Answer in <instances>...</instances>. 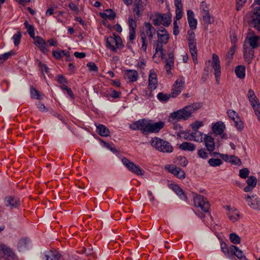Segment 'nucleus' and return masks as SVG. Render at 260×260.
Returning a JSON list of instances; mask_svg holds the SVG:
<instances>
[{
  "label": "nucleus",
  "mask_w": 260,
  "mask_h": 260,
  "mask_svg": "<svg viewBox=\"0 0 260 260\" xmlns=\"http://www.w3.org/2000/svg\"><path fill=\"white\" fill-rule=\"evenodd\" d=\"M227 114L229 117L233 121L236 120V119H237V118H239L238 114L234 110H229L227 111Z\"/></svg>",
  "instance_id": "obj_54"
},
{
  "label": "nucleus",
  "mask_w": 260,
  "mask_h": 260,
  "mask_svg": "<svg viewBox=\"0 0 260 260\" xmlns=\"http://www.w3.org/2000/svg\"><path fill=\"white\" fill-rule=\"evenodd\" d=\"M124 165L132 172L138 175H143L142 169L138 166H137L133 162L129 160L126 157H123L121 159Z\"/></svg>",
  "instance_id": "obj_9"
},
{
  "label": "nucleus",
  "mask_w": 260,
  "mask_h": 260,
  "mask_svg": "<svg viewBox=\"0 0 260 260\" xmlns=\"http://www.w3.org/2000/svg\"><path fill=\"white\" fill-rule=\"evenodd\" d=\"M87 66L89 68L90 71L97 72L98 68L96 65L93 62H89L87 64Z\"/></svg>",
  "instance_id": "obj_59"
},
{
  "label": "nucleus",
  "mask_w": 260,
  "mask_h": 260,
  "mask_svg": "<svg viewBox=\"0 0 260 260\" xmlns=\"http://www.w3.org/2000/svg\"><path fill=\"white\" fill-rule=\"evenodd\" d=\"M147 120L141 119L133 123L129 126L130 128L136 131L140 130L141 132L146 135Z\"/></svg>",
  "instance_id": "obj_13"
},
{
  "label": "nucleus",
  "mask_w": 260,
  "mask_h": 260,
  "mask_svg": "<svg viewBox=\"0 0 260 260\" xmlns=\"http://www.w3.org/2000/svg\"><path fill=\"white\" fill-rule=\"evenodd\" d=\"M165 122L161 121L152 123L147 120L146 135L150 133H157L165 126Z\"/></svg>",
  "instance_id": "obj_8"
},
{
  "label": "nucleus",
  "mask_w": 260,
  "mask_h": 260,
  "mask_svg": "<svg viewBox=\"0 0 260 260\" xmlns=\"http://www.w3.org/2000/svg\"><path fill=\"white\" fill-rule=\"evenodd\" d=\"M21 36L22 35L21 32L19 31L13 36L12 39L15 46H18L20 43Z\"/></svg>",
  "instance_id": "obj_49"
},
{
  "label": "nucleus",
  "mask_w": 260,
  "mask_h": 260,
  "mask_svg": "<svg viewBox=\"0 0 260 260\" xmlns=\"http://www.w3.org/2000/svg\"><path fill=\"white\" fill-rule=\"evenodd\" d=\"M212 67L214 70V75L217 84H218L220 77L221 68L218 56L215 53L212 54Z\"/></svg>",
  "instance_id": "obj_10"
},
{
  "label": "nucleus",
  "mask_w": 260,
  "mask_h": 260,
  "mask_svg": "<svg viewBox=\"0 0 260 260\" xmlns=\"http://www.w3.org/2000/svg\"><path fill=\"white\" fill-rule=\"evenodd\" d=\"M230 162L232 164L236 165H240L241 164L240 159L234 155L232 156V158L230 159Z\"/></svg>",
  "instance_id": "obj_63"
},
{
  "label": "nucleus",
  "mask_w": 260,
  "mask_h": 260,
  "mask_svg": "<svg viewBox=\"0 0 260 260\" xmlns=\"http://www.w3.org/2000/svg\"><path fill=\"white\" fill-rule=\"evenodd\" d=\"M230 239L231 242L235 244H239L241 242L240 237L236 233H232L230 235Z\"/></svg>",
  "instance_id": "obj_43"
},
{
  "label": "nucleus",
  "mask_w": 260,
  "mask_h": 260,
  "mask_svg": "<svg viewBox=\"0 0 260 260\" xmlns=\"http://www.w3.org/2000/svg\"><path fill=\"white\" fill-rule=\"evenodd\" d=\"M230 251L233 252L239 259L241 260H246V256L243 253V251L239 249L238 247L235 245H231L230 247Z\"/></svg>",
  "instance_id": "obj_25"
},
{
  "label": "nucleus",
  "mask_w": 260,
  "mask_h": 260,
  "mask_svg": "<svg viewBox=\"0 0 260 260\" xmlns=\"http://www.w3.org/2000/svg\"><path fill=\"white\" fill-rule=\"evenodd\" d=\"M5 204L10 210L18 208L20 205V200L13 196H8L5 199Z\"/></svg>",
  "instance_id": "obj_12"
},
{
  "label": "nucleus",
  "mask_w": 260,
  "mask_h": 260,
  "mask_svg": "<svg viewBox=\"0 0 260 260\" xmlns=\"http://www.w3.org/2000/svg\"><path fill=\"white\" fill-rule=\"evenodd\" d=\"M179 148L183 150L193 151L195 150L196 146L193 143L185 142L180 145Z\"/></svg>",
  "instance_id": "obj_32"
},
{
  "label": "nucleus",
  "mask_w": 260,
  "mask_h": 260,
  "mask_svg": "<svg viewBox=\"0 0 260 260\" xmlns=\"http://www.w3.org/2000/svg\"><path fill=\"white\" fill-rule=\"evenodd\" d=\"M253 49L247 47L246 44L244 45V58L247 59V60H250L252 58L253 55Z\"/></svg>",
  "instance_id": "obj_36"
},
{
  "label": "nucleus",
  "mask_w": 260,
  "mask_h": 260,
  "mask_svg": "<svg viewBox=\"0 0 260 260\" xmlns=\"http://www.w3.org/2000/svg\"><path fill=\"white\" fill-rule=\"evenodd\" d=\"M123 76L125 80H127L131 82L136 81L138 78V72L133 70H126Z\"/></svg>",
  "instance_id": "obj_19"
},
{
  "label": "nucleus",
  "mask_w": 260,
  "mask_h": 260,
  "mask_svg": "<svg viewBox=\"0 0 260 260\" xmlns=\"http://www.w3.org/2000/svg\"><path fill=\"white\" fill-rule=\"evenodd\" d=\"M249 171L247 168H243L240 170L239 176L241 178L245 179L248 177Z\"/></svg>",
  "instance_id": "obj_53"
},
{
  "label": "nucleus",
  "mask_w": 260,
  "mask_h": 260,
  "mask_svg": "<svg viewBox=\"0 0 260 260\" xmlns=\"http://www.w3.org/2000/svg\"><path fill=\"white\" fill-rule=\"evenodd\" d=\"M225 128V125L223 122L218 121L214 124L212 127V131L216 135L221 134Z\"/></svg>",
  "instance_id": "obj_26"
},
{
  "label": "nucleus",
  "mask_w": 260,
  "mask_h": 260,
  "mask_svg": "<svg viewBox=\"0 0 260 260\" xmlns=\"http://www.w3.org/2000/svg\"><path fill=\"white\" fill-rule=\"evenodd\" d=\"M246 0H236V10L239 11L244 5Z\"/></svg>",
  "instance_id": "obj_62"
},
{
  "label": "nucleus",
  "mask_w": 260,
  "mask_h": 260,
  "mask_svg": "<svg viewBox=\"0 0 260 260\" xmlns=\"http://www.w3.org/2000/svg\"><path fill=\"white\" fill-rule=\"evenodd\" d=\"M69 7L70 8V9L75 12L76 13V14H78L79 12V9L78 7V6L74 3H72V2H71L69 3Z\"/></svg>",
  "instance_id": "obj_60"
},
{
  "label": "nucleus",
  "mask_w": 260,
  "mask_h": 260,
  "mask_svg": "<svg viewBox=\"0 0 260 260\" xmlns=\"http://www.w3.org/2000/svg\"><path fill=\"white\" fill-rule=\"evenodd\" d=\"M203 20L207 24L211 23V16L209 13L202 14Z\"/></svg>",
  "instance_id": "obj_61"
},
{
  "label": "nucleus",
  "mask_w": 260,
  "mask_h": 260,
  "mask_svg": "<svg viewBox=\"0 0 260 260\" xmlns=\"http://www.w3.org/2000/svg\"><path fill=\"white\" fill-rule=\"evenodd\" d=\"M190 125L193 131H198V129L203 125V123L201 121L197 120L191 123Z\"/></svg>",
  "instance_id": "obj_52"
},
{
  "label": "nucleus",
  "mask_w": 260,
  "mask_h": 260,
  "mask_svg": "<svg viewBox=\"0 0 260 260\" xmlns=\"http://www.w3.org/2000/svg\"><path fill=\"white\" fill-rule=\"evenodd\" d=\"M187 15L190 29L194 30L197 28V20L194 17V13L192 11L189 10L187 12Z\"/></svg>",
  "instance_id": "obj_20"
},
{
  "label": "nucleus",
  "mask_w": 260,
  "mask_h": 260,
  "mask_svg": "<svg viewBox=\"0 0 260 260\" xmlns=\"http://www.w3.org/2000/svg\"><path fill=\"white\" fill-rule=\"evenodd\" d=\"M248 205L252 209L255 210H260V201L257 199L251 200Z\"/></svg>",
  "instance_id": "obj_38"
},
{
  "label": "nucleus",
  "mask_w": 260,
  "mask_h": 260,
  "mask_svg": "<svg viewBox=\"0 0 260 260\" xmlns=\"http://www.w3.org/2000/svg\"><path fill=\"white\" fill-rule=\"evenodd\" d=\"M234 121L235 122V125L237 128V129L241 131L243 128V122L241 120L240 117L237 118V119H236V120Z\"/></svg>",
  "instance_id": "obj_55"
},
{
  "label": "nucleus",
  "mask_w": 260,
  "mask_h": 260,
  "mask_svg": "<svg viewBox=\"0 0 260 260\" xmlns=\"http://www.w3.org/2000/svg\"><path fill=\"white\" fill-rule=\"evenodd\" d=\"M200 9L202 15L204 14H207L208 13H209V9L207 7V5L204 2H202L201 3Z\"/></svg>",
  "instance_id": "obj_57"
},
{
  "label": "nucleus",
  "mask_w": 260,
  "mask_h": 260,
  "mask_svg": "<svg viewBox=\"0 0 260 260\" xmlns=\"http://www.w3.org/2000/svg\"><path fill=\"white\" fill-rule=\"evenodd\" d=\"M246 183L248 185L255 187L257 183V179L255 176H250L248 177Z\"/></svg>",
  "instance_id": "obj_46"
},
{
  "label": "nucleus",
  "mask_w": 260,
  "mask_h": 260,
  "mask_svg": "<svg viewBox=\"0 0 260 260\" xmlns=\"http://www.w3.org/2000/svg\"><path fill=\"white\" fill-rule=\"evenodd\" d=\"M157 86V75L153 70L150 71L148 79V88L151 90L155 89Z\"/></svg>",
  "instance_id": "obj_17"
},
{
  "label": "nucleus",
  "mask_w": 260,
  "mask_h": 260,
  "mask_svg": "<svg viewBox=\"0 0 260 260\" xmlns=\"http://www.w3.org/2000/svg\"><path fill=\"white\" fill-rule=\"evenodd\" d=\"M174 67V55L173 52H170L168 58L165 60V68L168 74H171V70Z\"/></svg>",
  "instance_id": "obj_22"
},
{
  "label": "nucleus",
  "mask_w": 260,
  "mask_h": 260,
  "mask_svg": "<svg viewBox=\"0 0 260 260\" xmlns=\"http://www.w3.org/2000/svg\"><path fill=\"white\" fill-rule=\"evenodd\" d=\"M176 16L175 20H178L182 18L183 16L182 7H176Z\"/></svg>",
  "instance_id": "obj_51"
},
{
  "label": "nucleus",
  "mask_w": 260,
  "mask_h": 260,
  "mask_svg": "<svg viewBox=\"0 0 260 260\" xmlns=\"http://www.w3.org/2000/svg\"><path fill=\"white\" fill-rule=\"evenodd\" d=\"M96 132L100 136L102 137H107L109 135V130L104 125L99 124L96 125Z\"/></svg>",
  "instance_id": "obj_29"
},
{
  "label": "nucleus",
  "mask_w": 260,
  "mask_h": 260,
  "mask_svg": "<svg viewBox=\"0 0 260 260\" xmlns=\"http://www.w3.org/2000/svg\"><path fill=\"white\" fill-rule=\"evenodd\" d=\"M156 34L157 40L154 42L153 48L155 50V53L160 52L162 56L164 55L163 46L168 43L170 36L167 30L164 27L159 28Z\"/></svg>",
  "instance_id": "obj_2"
},
{
  "label": "nucleus",
  "mask_w": 260,
  "mask_h": 260,
  "mask_svg": "<svg viewBox=\"0 0 260 260\" xmlns=\"http://www.w3.org/2000/svg\"><path fill=\"white\" fill-rule=\"evenodd\" d=\"M61 254L56 250H51L45 254L46 260H58Z\"/></svg>",
  "instance_id": "obj_27"
},
{
  "label": "nucleus",
  "mask_w": 260,
  "mask_h": 260,
  "mask_svg": "<svg viewBox=\"0 0 260 260\" xmlns=\"http://www.w3.org/2000/svg\"><path fill=\"white\" fill-rule=\"evenodd\" d=\"M186 39H187L188 43L196 42V40L195 38V34L193 32V30L189 29L187 31V35Z\"/></svg>",
  "instance_id": "obj_50"
},
{
  "label": "nucleus",
  "mask_w": 260,
  "mask_h": 260,
  "mask_svg": "<svg viewBox=\"0 0 260 260\" xmlns=\"http://www.w3.org/2000/svg\"><path fill=\"white\" fill-rule=\"evenodd\" d=\"M202 106L200 103H194L185 106L170 114V118L173 120H186L191 117V114L200 109Z\"/></svg>",
  "instance_id": "obj_1"
},
{
  "label": "nucleus",
  "mask_w": 260,
  "mask_h": 260,
  "mask_svg": "<svg viewBox=\"0 0 260 260\" xmlns=\"http://www.w3.org/2000/svg\"><path fill=\"white\" fill-rule=\"evenodd\" d=\"M128 25H129V40L133 43V41L136 37V29L137 27V23L134 19L129 17L128 18Z\"/></svg>",
  "instance_id": "obj_16"
},
{
  "label": "nucleus",
  "mask_w": 260,
  "mask_h": 260,
  "mask_svg": "<svg viewBox=\"0 0 260 260\" xmlns=\"http://www.w3.org/2000/svg\"><path fill=\"white\" fill-rule=\"evenodd\" d=\"M100 16L104 19L109 18L113 19L116 17V14L111 9H107L103 13H100Z\"/></svg>",
  "instance_id": "obj_35"
},
{
  "label": "nucleus",
  "mask_w": 260,
  "mask_h": 260,
  "mask_svg": "<svg viewBox=\"0 0 260 260\" xmlns=\"http://www.w3.org/2000/svg\"><path fill=\"white\" fill-rule=\"evenodd\" d=\"M194 205L200 207L204 212H208L210 208V204L207 199L200 194H196L193 197Z\"/></svg>",
  "instance_id": "obj_7"
},
{
  "label": "nucleus",
  "mask_w": 260,
  "mask_h": 260,
  "mask_svg": "<svg viewBox=\"0 0 260 260\" xmlns=\"http://www.w3.org/2000/svg\"><path fill=\"white\" fill-rule=\"evenodd\" d=\"M188 47L190 53L192 57L193 61L194 63H197L198 62L197 42H189Z\"/></svg>",
  "instance_id": "obj_23"
},
{
  "label": "nucleus",
  "mask_w": 260,
  "mask_h": 260,
  "mask_svg": "<svg viewBox=\"0 0 260 260\" xmlns=\"http://www.w3.org/2000/svg\"><path fill=\"white\" fill-rule=\"evenodd\" d=\"M204 141L207 150L209 152L213 151L215 149V143L213 138L210 136L205 135Z\"/></svg>",
  "instance_id": "obj_21"
},
{
  "label": "nucleus",
  "mask_w": 260,
  "mask_h": 260,
  "mask_svg": "<svg viewBox=\"0 0 260 260\" xmlns=\"http://www.w3.org/2000/svg\"><path fill=\"white\" fill-rule=\"evenodd\" d=\"M30 95L31 98L32 99H35L39 100H40L42 99V95H41L40 92L32 86L30 87Z\"/></svg>",
  "instance_id": "obj_39"
},
{
  "label": "nucleus",
  "mask_w": 260,
  "mask_h": 260,
  "mask_svg": "<svg viewBox=\"0 0 260 260\" xmlns=\"http://www.w3.org/2000/svg\"><path fill=\"white\" fill-rule=\"evenodd\" d=\"M222 161L219 158H210L208 160V163L212 167L220 166Z\"/></svg>",
  "instance_id": "obj_48"
},
{
  "label": "nucleus",
  "mask_w": 260,
  "mask_h": 260,
  "mask_svg": "<svg viewBox=\"0 0 260 260\" xmlns=\"http://www.w3.org/2000/svg\"><path fill=\"white\" fill-rule=\"evenodd\" d=\"M147 5V0H136L133 8L135 15L140 17L142 15Z\"/></svg>",
  "instance_id": "obj_11"
},
{
  "label": "nucleus",
  "mask_w": 260,
  "mask_h": 260,
  "mask_svg": "<svg viewBox=\"0 0 260 260\" xmlns=\"http://www.w3.org/2000/svg\"><path fill=\"white\" fill-rule=\"evenodd\" d=\"M28 242L29 241L26 238L20 239L18 243L19 251H22L27 248Z\"/></svg>",
  "instance_id": "obj_41"
},
{
  "label": "nucleus",
  "mask_w": 260,
  "mask_h": 260,
  "mask_svg": "<svg viewBox=\"0 0 260 260\" xmlns=\"http://www.w3.org/2000/svg\"><path fill=\"white\" fill-rule=\"evenodd\" d=\"M235 73L238 78L243 79L245 76V68L244 66H238L235 69Z\"/></svg>",
  "instance_id": "obj_34"
},
{
  "label": "nucleus",
  "mask_w": 260,
  "mask_h": 260,
  "mask_svg": "<svg viewBox=\"0 0 260 260\" xmlns=\"http://www.w3.org/2000/svg\"><path fill=\"white\" fill-rule=\"evenodd\" d=\"M3 257H6V258H15V254L12 250L7 245L3 244Z\"/></svg>",
  "instance_id": "obj_30"
},
{
  "label": "nucleus",
  "mask_w": 260,
  "mask_h": 260,
  "mask_svg": "<svg viewBox=\"0 0 260 260\" xmlns=\"http://www.w3.org/2000/svg\"><path fill=\"white\" fill-rule=\"evenodd\" d=\"M159 18L162 21V24L165 26H168L171 21V16L170 13L159 14Z\"/></svg>",
  "instance_id": "obj_31"
},
{
  "label": "nucleus",
  "mask_w": 260,
  "mask_h": 260,
  "mask_svg": "<svg viewBox=\"0 0 260 260\" xmlns=\"http://www.w3.org/2000/svg\"><path fill=\"white\" fill-rule=\"evenodd\" d=\"M38 65L43 72H45L46 73H48L49 69L47 67L46 64L42 63L40 61H39Z\"/></svg>",
  "instance_id": "obj_64"
},
{
  "label": "nucleus",
  "mask_w": 260,
  "mask_h": 260,
  "mask_svg": "<svg viewBox=\"0 0 260 260\" xmlns=\"http://www.w3.org/2000/svg\"><path fill=\"white\" fill-rule=\"evenodd\" d=\"M259 37L257 36H253L246 38L245 41V44H248L252 49H255L258 47V41Z\"/></svg>",
  "instance_id": "obj_24"
},
{
  "label": "nucleus",
  "mask_w": 260,
  "mask_h": 260,
  "mask_svg": "<svg viewBox=\"0 0 260 260\" xmlns=\"http://www.w3.org/2000/svg\"><path fill=\"white\" fill-rule=\"evenodd\" d=\"M172 189L181 200L184 201L186 200V196L180 186L177 184H173L172 186Z\"/></svg>",
  "instance_id": "obj_28"
},
{
  "label": "nucleus",
  "mask_w": 260,
  "mask_h": 260,
  "mask_svg": "<svg viewBox=\"0 0 260 260\" xmlns=\"http://www.w3.org/2000/svg\"><path fill=\"white\" fill-rule=\"evenodd\" d=\"M114 37H109L107 38L106 45L107 48L112 51L115 52L117 48H122V42L120 37L113 34Z\"/></svg>",
  "instance_id": "obj_5"
},
{
  "label": "nucleus",
  "mask_w": 260,
  "mask_h": 260,
  "mask_svg": "<svg viewBox=\"0 0 260 260\" xmlns=\"http://www.w3.org/2000/svg\"><path fill=\"white\" fill-rule=\"evenodd\" d=\"M185 82L182 79H178L173 86L171 95L172 97L177 96L183 90Z\"/></svg>",
  "instance_id": "obj_14"
},
{
  "label": "nucleus",
  "mask_w": 260,
  "mask_h": 260,
  "mask_svg": "<svg viewBox=\"0 0 260 260\" xmlns=\"http://www.w3.org/2000/svg\"><path fill=\"white\" fill-rule=\"evenodd\" d=\"M239 212L237 210L230 211L228 213V217L233 222L237 221L239 218Z\"/></svg>",
  "instance_id": "obj_40"
},
{
  "label": "nucleus",
  "mask_w": 260,
  "mask_h": 260,
  "mask_svg": "<svg viewBox=\"0 0 260 260\" xmlns=\"http://www.w3.org/2000/svg\"><path fill=\"white\" fill-rule=\"evenodd\" d=\"M171 97V94L159 92L157 94V98L160 102H166Z\"/></svg>",
  "instance_id": "obj_45"
},
{
  "label": "nucleus",
  "mask_w": 260,
  "mask_h": 260,
  "mask_svg": "<svg viewBox=\"0 0 260 260\" xmlns=\"http://www.w3.org/2000/svg\"><path fill=\"white\" fill-rule=\"evenodd\" d=\"M144 25L145 31L144 30H141L140 31V37L142 43L141 50L146 53L148 44L146 36H147L148 39L151 41L155 33V29L149 22H145Z\"/></svg>",
  "instance_id": "obj_3"
},
{
  "label": "nucleus",
  "mask_w": 260,
  "mask_h": 260,
  "mask_svg": "<svg viewBox=\"0 0 260 260\" xmlns=\"http://www.w3.org/2000/svg\"><path fill=\"white\" fill-rule=\"evenodd\" d=\"M190 140L195 141L196 142H201L203 141V133L198 131H193L190 134Z\"/></svg>",
  "instance_id": "obj_33"
},
{
  "label": "nucleus",
  "mask_w": 260,
  "mask_h": 260,
  "mask_svg": "<svg viewBox=\"0 0 260 260\" xmlns=\"http://www.w3.org/2000/svg\"><path fill=\"white\" fill-rule=\"evenodd\" d=\"M198 154L200 157L206 159L208 157V153L204 148H202L198 150Z\"/></svg>",
  "instance_id": "obj_58"
},
{
  "label": "nucleus",
  "mask_w": 260,
  "mask_h": 260,
  "mask_svg": "<svg viewBox=\"0 0 260 260\" xmlns=\"http://www.w3.org/2000/svg\"><path fill=\"white\" fill-rule=\"evenodd\" d=\"M35 45L40 48L42 52L46 53L49 50L47 48V44L45 41L39 36L33 38Z\"/></svg>",
  "instance_id": "obj_18"
},
{
  "label": "nucleus",
  "mask_w": 260,
  "mask_h": 260,
  "mask_svg": "<svg viewBox=\"0 0 260 260\" xmlns=\"http://www.w3.org/2000/svg\"><path fill=\"white\" fill-rule=\"evenodd\" d=\"M151 146L157 151L164 153H171L174 148L168 141L158 137L152 138L150 141Z\"/></svg>",
  "instance_id": "obj_4"
},
{
  "label": "nucleus",
  "mask_w": 260,
  "mask_h": 260,
  "mask_svg": "<svg viewBox=\"0 0 260 260\" xmlns=\"http://www.w3.org/2000/svg\"><path fill=\"white\" fill-rule=\"evenodd\" d=\"M247 97L248 100L251 104V105H253V104L257 103L258 102V99L256 96L254 92L251 89H250L247 93Z\"/></svg>",
  "instance_id": "obj_37"
},
{
  "label": "nucleus",
  "mask_w": 260,
  "mask_h": 260,
  "mask_svg": "<svg viewBox=\"0 0 260 260\" xmlns=\"http://www.w3.org/2000/svg\"><path fill=\"white\" fill-rule=\"evenodd\" d=\"M249 24L255 29L260 28V6L254 9L253 12L247 14Z\"/></svg>",
  "instance_id": "obj_6"
},
{
  "label": "nucleus",
  "mask_w": 260,
  "mask_h": 260,
  "mask_svg": "<svg viewBox=\"0 0 260 260\" xmlns=\"http://www.w3.org/2000/svg\"><path fill=\"white\" fill-rule=\"evenodd\" d=\"M15 54L14 52L11 51L5 53L4 54L0 55V62L3 63L4 61L8 59L9 58Z\"/></svg>",
  "instance_id": "obj_44"
},
{
  "label": "nucleus",
  "mask_w": 260,
  "mask_h": 260,
  "mask_svg": "<svg viewBox=\"0 0 260 260\" xmlns=\"http://www.w3.org/2000/svg\"><path fill=\"white\" fill-rule=\"evenodd\" d=\"M25 27L27 29V31L31 38L35 37L34 27L32 25L29 24L27 21H25L24 23Z\"/></svg>",
  "instance_id": "obj_42"
},
{
  "label": "nucleus",
  "mask_w": 260,
  "mask_h": 260,
  "mask_svg": "<svg viewBox=\"0 0 260 260\" xmlns=\"http://www.w3.org/2000/svg\"><path fill=\"white\" fill-rule=\"evenodd\" d=\"M179 164L182 167H186L188 164V160L187 158L184 156H179L177 158Z\"/></svg>",
  "instance_id": "obj_56"
},
{
  "label": "nucleus",
  "mask_w": 260,
  "mask_h": 260,
  "mask_svg": "<svg viewBox=\"0 0 260 260\" xmlns=\"http://www.w3.org/2000/svg\"><path fill=\"white\" fill-rule=\"evenodd\" d=\"M165 168L168 170L169 172L177 177L178 178L183 179L185 177L184 171L180 168L177 167L174 165H170L166 166Z\"/></svg>",
  "instance_id": "obj_15"
},
{
  "label": "nucleus",
  "mask_w": 260,
  "mask_h": 260,
  "mask_svg": "<svg viewBox=\"0 0 260 260\" xmlns=\"http://www.w3.org/2000/svg\"><path fill=\"white\" fill-rule=\"evenodd\" d=\"M251 106L258 120L260 121V103L258 102L256 104H253Z\"/></svg>",
  "instance_id": "obj_47"
}]
</instances>
